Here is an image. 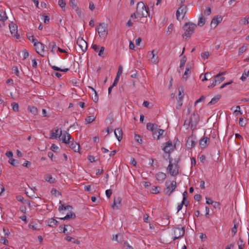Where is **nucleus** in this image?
<instances>
[{
  "mask_svg": "<svg viewBox=\"0 0 249 249\" xmlns=\"http://www.w3.org/2000/svg\"><path fill=\"white\" fill-rule=\"evenodd\" d=\"M199 121V116L196 113H194L191 116L190 119L185 121L184 125L187 126H191V128L194 130L196 129L197 124Z\"/></svg>",
  "mask_w": 249,
  "mask_h": 249,
  "instance_id": "nucleus-1",
  "label": "nucleus"
},
{
  "mask_svg": "<svg viewBox=\"0 0 249 249\" xmlns=\"http://www.w3.org/2000/svg\"><path fill=\"white\" fill-rule=\"evenodd\" d=\"M136 11L138 17L140 18L147 17L148 16L147 8L143 2L141 1L137 3Z\"/></svg>",
  "mask_w": 249,
  "mask_h": 249,
  "instance_id": "nucleus-2",
  "label": "nucleus"
},
{
  "mask_svg": "<svg viewBox=\"0 0 249 249\" xmlns=\"http://www.w3.org/2000/svg\"><path fill=\"white\" fill-rule=\"evenodd\" d=\"M168 159L169 160V164L167 167V170L169 171V174L173 177H176L178 174V166L177 163H172V159L170 158V155L169 154Z\"/></svg>",
  "mask_w": 249,
  "mask_h": 249,
  "instance_id": "nucleus-3",
  "label": "nucleus"
},
{
  "mask_svg": "<svg viewBox=\"0 0 249 249\" xmlns=\"http://www.w3.org/2000/svg\"><path fill=\"white\" fill-rule=\"evenodd\" d=\"M196 27V24L193 23H186L183 26V29L185 31V33L183 35V36H185L187 37H190L191 36V35L193 34Z\"/></svg>",
  "mask_w": 249,
  "mask_h": 249,
  "instance_id": "nucleus-4",
  "label": "nucleus"
},
{
  "mask_svg": "<svg viewBox=\"0 0 249 249\" xmlns=\"http://www.w3.org/2000/svg\"><path fill=\"white\" fill-rule=\"evenodd\" d=\"M165 185L166 187L164 191V193L166 195L170 196L177 188V182L175 180L171 181L170 183L168 181H166Z\"/></svg>",
  "mask_w": 249,
  "mask_h": 249,
  "instance_id": "nucleus-5",
  "label": "nucleus"
},
{
  "mask_svg": "<svg viewBox=\"0 0 249 249\" xmlns=\"http://www.w3.org/2000/svg\"><path fill=\"white\" fill-rule=\"evenodd\" d=\"M96 30L100 37L105 38L107 36V25L105 23H100Z\"/></svg>",
  "mask_w": 249,
  "mask_h": 249,
  "instance_id": "nucleus-6",
  "label": "nucleus"
},
{
  "mask_svg": "<svg viewBox=\"0 0 249 249\" xmlns=\"http://www.w3.org/2000/svg\"><path fill=\"white\" fill-rule=\"evenodd\" d=\"M185 233V229L184 227L180 228H175L174 229V240L179 239L182 237Z\"/></svg>",
  "mask_w": 249,
  "mask_h": 249,
  "instance_id": "nucleus-7",
  "label": "nucleus"
},
{
  "mask_svg": "<svg viewBox=\"0 0 249 249\" xmlns=\"http://www.w3.org/2000/svg\"><path fill=\"white\" fill-rule=\"evenodd\" d=\"M59 138L63 142L68 144L70 142L71 136L67 131H65L62 132V130H60Z\"/></svg>",
  "mask_w": 249,
  "mask_h": 249,
  "instance_id": "nucleus-8",
  "label": "nucleus"
},
{
  "mask_svg": "<svg viewBox=\"0 0 249 249\" xmlns=\"http://www.w3.org/2000/svg\"><path fill=\"white\" fill-rule=\"evenodd\" d=\"M187 8L185 5H181L178 9L176 13V16L178 19H179L180 17L181 16V19H182L185 16L187 12Z\"/></svg>",
  "mask_w": 249,
  "mask_h": 249,
  "instance_id": "nucleus-9",
  "label": "nucleus"
},
{
  "mask_svg": "<svg viewBox=\"0 0 249 249\" xmlns=\"http://www.w3.org/2000/svg\"><path fill=\"white\" fill-rule=\"evenodd\" d=\"M76 43L83 52H85L87 51L88 43L83 38L78 37Z\"/></svg>",
  "mask_w": 249,
  "mask_h": 249,
  "instance_id": "nucleus-10",
  "label": "nucleus"
},
{
  "mask_svg": "<svg viewBox=\"0 0 249 249\" xmlns=\"http://www.w3.org/2000/svg\"><path fill=\"white\" fill-rule=\"evenodd\" d=\"M34 45L36 48V51L37 53L39 54L41 56H44V55L42 54V53L44 52V45L40 42H38L36 40V42H35L34 43Z\"/></svg>",
  "mask_w": 249,
  "mask_h": 249,
  "instance_id": "nucleus-11",
  "label": "nucleus"
},
{
  "mask_svg": "<svg viewBox=\"0 0 249 249\" xmlns=\"http://www.w3.org/2000/svg\"><path fill=\"white\" fill-rule=\"evenodd\" d=\"M9 27L11 34L16 36L17 39H18L20 36L19 35H18V33L17 25L14 24L13 23H10L9 24Z\"/></svg>",
  "mask_w": 249,
  "mask_h": 249,
  "instance_id": "nucleus-12",
  "label": "nucleus"
},
{
  "mask_svg": "<svg viewBox=\"0 0 249 249\" xmlns=\"http://www.w3.org/2000/svg\"><path fill=\"white\" fill-rule=\"evenodd\" d=\"M162 149L165 152L170 153V152L173 150V145L171 141H168L163 144Z\"/></svg>",
  "mask_w": 249,
  "mask_h": 249,
  "instance_id": "nucleus-13",
  "label": "nucleus"
},
{
  "mask_svg": "<svg viewBox=\"0 0 249 249\" xmlns=\"http://www.w3.org/2000/svg\"><path fill=\"white\" fill-rule=\"evenodd\" d=\"M222 19L223 18L221 16H216L214 17L211 21V26H213L214 28H215L217 25L222 21Z\"/></svg>",
  "mask_w": 249,
  "mask_h": 249,
  "instance_id": "nucleus-14",
  "label": "nucleus"
},
{
  "mask_svg": "<svg viewBox=\"0 0 249 249\" xmlns=\"http://www.w3.org/2000/svg\"><path fill=\"white\" fill-rule=\"evenodd\" d=\"M196 144V142L195 140L193 139L192 136L188 137L187 142L186 146L188 149H191Z\"/></svg>",
  "mask_w": 249,
  "mask_h": 249,
  "instance_id": "nucleus-15",
  "label": "nucleus"
},
{
  "mask_svg": "<svg viewBox=\"0 0 249 249\" xmlns=\"http://www.w3.org/2000/svg\"><path fill=\"white\" fill-rule=\"evenodd\" d=\"M163 132L164 130L163 129L157 128L153 134V136L154 138L159 140L160 137L163 135Z\"/></svg>",
  "mask_w": 249,
  "mask_h": 249,
  "instance_id": "nucleus-16",
  "label": "nucleus"
},
{
  "mask_svg": "<svg viewBox=\"0 0 249 249\" xmlns=\"http://www.w3.org/2000/svg\"><path fill=\"white\" fill-rule=\"evenodd\" d=\"M225 73V72H220L214 76V81H216L218 84H220L225 80V77H222V76L224 75Z\"/></svg>",
  "mask_w": 249,
  "mask_h": 249,
  "instance_id": "nucleus-17",
  "label": "nucleus"
},
{
  "mask_svg": "<svg viewBox=\"0 0 249 249\" xmlns=\"http://www.w3.org/2000/svg\"><path fill=\"white\" fill-rule=\"evenodd\" d=\"M114 134L118 139V140L120 142L123 138V130L120 128H118L115 129Z\"/></svg>",
  "mask_w": 249,
  "mask_h": 249,
  "instance_id": "nucleus-18",
  "label": "nucleus"
},
{
  "mask_svg": "<svg viewBox=\"0 0 249 249\" xmlns=\"http://www.w3.org/2000/svg\"><path fill=\"white\" fill-rule=\"evenodd\" d=\"M210 139L203 137L199 141V145L202 148H204L206 147L207 143H209Z\"/></svg>",
  "mask_w": 249,
  "mask_h": 249,
  "instance_id": "nucleus-19",
  "label": "nucleus"
},
{
  "mask_svg": "<svg viewBox=\"0 0 249 249\" xmlns=\"http://www.w3.org/2000/svg\"><path fill=\"white\" fill-rule=\"evenodd\" d=\"M156 179L161 182H162L166 178V174L160 172L156 175Z\"/></svg>",
  "mask_w": 249,
  "mask_h": 249,
  "instance_id": "nucleus-20",
  "label": "nucleus"
},
{
  "mask_svg": "<svg viewBox=\"0 0 249 249\" xmlns=\"http://www.w3.org/2000/svg\"><path fill=\"white\" fill-rule=\"evenodd\" d=\"M45 180L51 184L54 183L56 182V179L53 178L50 174H46L44 176Z\"/></svg>",
  "mask_w": 249,
  "mask_h": 249,
  "instance_id": "nucleus-21",
  "label": "nucleus"
},
{
  "mask_svg": "<svg viewBox=\"0 0 249 249\" xmlns=\"http://www.w3.org/2000/svg\"><path fill=\"white\" fill-rule=\"evenodd\" d=\"M221 98V95H217L213 97L211 101L208 103V105H213L216 104Z\"/></svg>",
  "mask_w": 249,
  "mask_h": 249,
  "instance_id": "nucleus-22",
  "label": "nucleus"
},
{
  "mask_svg": "<svg viewBox=\"0 0 249 249\" xmlns=\"http://www.w3.org/2000/svg\"><path fill=\"white\" fill-rule=\"evenodd\" d=\"M58 132H59V129H57L55 130V132H54L53 130H51L50 138V139H57V138H59L60 133H58Z\"/></svg>",
  "mask_w": 249,
  "mask_h": 249,
  "instance_id": "nucleus-23",
  "label": "nucleus"
},
{
  "mask_svg": "<svg viewBox=\"0 0 249 249\" xmlns=\"http://www.w3.org/2000/svg\"><path fill=\"white\" fill-rule=\"evenodd\" d=\"M70 147L75 152L79 151L80 145L76 142H72L70 145Z\"/></svg>",
  "mask_w": 249,
  "mask_h": 249,
  "instance_id": "nucleus-24",
  "label": "nucleus"
},
{
  "mask_svg": "<svg viewBox=\"0 0 249 249\" xmlns=\"http://www.w3.org/2000/svg\"><path fill=\"white\" fill-rule=\"evenodd\" d=\"M58 222L54 218L49 219L48 222V226L51 227H54L57 226Z\"/></svg>",
  "mask_w": 249,
  "mask_h": 249,
  "instance_id": "nucleus-25",
  "label": "nucleus"
},
{
  "mask_svg": "<svg viewBox=\"0 0 249 249\" xmlns=\"http://www.w3.org/2000/svg\"><path fill=\"white\" fill-rule=\"evenodd\" d=\"M155 50L150 52V54L152 55L151 61L152 63L157 64L158 62V57L154 53Z\"/></svg>",
  "mask_w": 249,
  "mask_h": 249,
  "instance_id": "nucleus-26",
  "label": "nucleus"
},
{
  "mask_svg": "<svg viewBox=\"0 0 249 249\" xmlns=\"http://www.w3.org/2000/svg\"><path fill=\"white\" fill-rule=\"evenodd\" d=\"M76 215L75 213L72 212H70L69 213H67V215L62 218H60V219L62 220H67L70 218H75Z\"/></svg>",
  "mask_w": 249,
  "mask_h": 249,
  "instance_id": "nucleus-27",
  "label": "nucleus"
},
{
  "mask_svg": "<svg viewBox=\"0 0 249 249\" xmlns=\"http://www.w3.org/2000/svg\"><path fill=\"white\" fill-rule=\"evenodd\" d=\"M205 18H203L202 14H201V15L199 18L197 25H198V26H199L200 27H202L205 24Z\"/></svg>",
  "mask_w": 249,
  "mask_h": 249,
  "instance_id": "nucleus-28",
  "label": "nucleus"
},
{
  "mask_svg": "<svg viewBox=\"0 0 249 249\" xmlns=\"http://www.w3.org/2000/svg\"><path fill=\"white\" fill-rule=\"evenodd\" d=\"M191 74V67H187L186 69V71L183 75V78L186 80L187 79L188 77Z\"/></svg>",
  "mask_w": 249,
  "mask_h": 249,
  "instance_id": "nucleus-29",
  "label": "nucleus"
},
{
  "mask_svg": "<svg viewBox=\"0 0 249 249\" xmlns=\"http://www.w3.org/2000/svg\"><path fill=\"white\" fill-rule=\"evenodd\" d=\"M49 48L51 50V51L54 53L55 50L56 49V45L55 42L52 41L49 43Z\"/></svg>",
  "mask_w": 249,
  "mask_h": 249,
  "instance_id": "nucleus-30",
  "label": "nucleus"
},
{
  "mask_svg": "<svg viewBox=\"0 0 249 249\" xmlns=\"http://www.w3.org/2000/svg\"><path fill=\"white\" fill-rule=\"evenodd\" d=\"M146 127L148 130H150L152 132V134H153L154 131L157 128V127H155L154 124L150 123H147L146 125Z\"/></svg>",
  "mask_w": 249,
  "mask_h": 249,
  "instance_id": "nucleus-31",
  "label": "nucleus"
},
{
  "mask_svg": "<svg viewBox=\"0 0 249 249\" xmlns=\"http://www.w3.org/2000/svg\"><path fill=\"white\" fill-rule=\"evenodd\" d=\"M8 18L7 15L5 12L1 11L0 12V21L2 22H4Z\"/></svg>",
  "mask_w": 249,
  "mask_h": 249,
  "instance_id": "nucleus-32",
  "label": "nucleus"
},
{
  "mask_svg": "<svg viewBox=\"0 0 249 249\" xmlns=\"http://www.w3.org/2000/svg\"><path fill=\"white\" fill-rule=\"evenodd\" d=\"M121 199L120 197H118L117 199H116L115 198L114 199L113 204L112 205V207L113 208V209H115V208L117 209L118 206H117V204H121Z\"/></svg>",
  "mask_w": 249,
  "mask_h": 249,
  "instance_id": "nucleus-33",
  "label": "nucleus"
},
{
  "mask_svg": "<svg viewBox=\"0 0 249 249\" xmlns=\"http://www.w3.org/2000/svg\"><path fill=\"white\" fill-rule=\"evenodd\" d=\"M249 23V18L245 17L239 21V24L242 25H246Z\"/></svg>",
  "mask_w": 249,
  "mask_h": 249,
  "instance_id": "nucleus-34",
  "label": "nucleus"
},
{
  "mask_svg": "<svg viewBox=\"0 0 249 249\" xmlns=\"http://www.w3.org/2000/svg\"><path fill=\"white\" fill-rule=\"evenodd\" d=\"M28 108L33 114L36 115L37 113V109L36 107L33 106H29Z\"/></svg>",
  "mask_w": 249,
  "mask_h": 249,
  "instance_id": "nucleus-35",
  "label": "nucleus"
},
{
  "mask_svg": "<svg viewBox=\"0 0 249 249\" xmlns=\"http://www.w3.org/2000/svg\"><path fill=\"white\" fill-rule=\"evenodd\" d=\"M239 124L242 127H245L247 124V121L244 120L243 118H240L239 120Z\"/></svg>",
  "mask_w": 249,
  "mask_h": 249,
  "instance_id": "nucleus-36",
  "label": "nucleus"
},
{
  "mask_svg": "<svg viewBox=\"0 0 249 249\" xmlns=\"http://www.w3.org/2000/svg\"><path fill=\"white\" fill-rule=\"evenodd\" d=\"M27 36L29 40L31 41L33 43L36 41V39L34 38V36L31 33H27Z\"/></svg>",
  "mask_w": 249,
  "mask_h": 249,
  "instance_id": "nucleus-37",
  "label": "nucleus"
},
{
  "mask_svg": "<svg viewBox=\"0 0 249 249\" xmlns=\"http://www.w3.org/2000/svg\"><path fill=\"white\" fill-rule=\"evenodd\" d=\"M11 106L14 111L16 112L18 111L19 106L18 103L13 102L11 104Z\"/></svg>",
  "mask_w": 249,
  "mask_h": 249,
  "instance_id": "nucleus-38",
  "label": "nucleus"
},
{
  "mask_svg": "<svg viewBox=\"0 0 249 249\" xmlns=\"http://www.w3.org/2000/svg\"><path fill=\"white\" fill-rule=\"evenodd\" d=\"M66 4V2L64 0H59L58 5L64 11H65Z\"/></svg>",
  "mask_w": 249,
  "mask_h": 249,
  "instance_id": "nucleus-39",
  "label": "nucleus"
},
{
  "mask_svg": "<svg viewBox=\"0 0 249 249\" xmlns=\"http://www.w3.org/2000/svg\"><path fill=\"white\" fill-rule=\"evenodd\" d=\"M186 60H187V58H186V56H183L181 58V59L180 60V62L179 68L181 69L184 67V66L185 65V64L186 62Z\"/></svg>",
  "mask_w": 249,
  "mask_h": 249,
  "instance_id": "nucleus-40",
  "label": "nucleus"
},
{
  "mask_svg": "<svg viewBox=\"0 0 249 249\" xmlns=\"http://www.w3.org/2000/svg\"><path fill=\"white\" fill-rule=\"evenodd\" d=\"M9 162L13 166H17L18 164L19 163V162L13 158H11L9 160Z\"/></svg>",
  "mask_w": 249,
  "mask_h": 249,
  "instance_id": "nucleus-41",
  "label": "nucleus"
},
{
  "mask_svg": "<svg viewBox=\"0 0 249 249\" xmlns=\"http://www.w3.org/2000/svg\"><path fill=\"white\" fill-rule=\"evenodd\" d=\"M239 249H243L245 244L243 243V240L240 238L237 243Z\"/></svg>",
  "mask_w": 249,
  "mask_h": 249,
  "instance_id": "nucleus-42",
  "label": "nucleus"
},
{
  "mask_svg": "<svg viewBox=\"0 0 249 249\" xmlns=\"http://www.w3.org/2000/svg\"><path fill=\"white\" fill-rule=\"evenodd\" d=\"M182 99H183V97L182 96L178 97V104H177V107H176L177 108L179 109L182 106Z\"/></svg>",
  "mask_w": 249,
  "mask_h": 249,
  "instance_id": "nucleus-43",
  "label": "nucleus"
},
{
  "mask_svg": "<svg viewBox=\"0 0 249 249\" xmlns=\"http://www.w3.org/2000/svg\"><path fill=\"white\" fill-rule=\"evenodd\" d=\"M247 49V46L245 45H243L239 49L238 53L239 54H241L244 53Z\"/></svg>",
  "mask_w": 249,
  "mask_h": 249,
  "instance_id": "nucleus-44",
  "label": "nucleus"
},
{
  "mask_svg": "<svg viewBox=\"0 0 249 249\" xmlns=\"http://www.w3.org/2000/svg\"><path fill=\"white\" fill-rule=\"evenodd\" d=\"M249 75V71L247 72H246V71H244L242 74V76L240 78V79L242 81H245L247 79V77H248Z\"/></svg>",
  "mask_w": 249,
  "mask_h": 249,
  "instance_id": "nucleus-45",
  "label": "nucleus"
},
{
  "mask_svg": "<svg viewBox=\"0 0 249 249\" xmlns=\"http://www.w3.org/2000/svg\"><path fill=\"white\" fill-rule=\"evenodd\" d=\"M134 139H135V141H137L139 143H142V137L140 135H138V134H135Z\"/></svg>",
  "mask_w": 249,
  "mask_h": 249,
  "instance_id": "nucleus-46",
  "label": "nucleus"
},
{
  "mask_svg": "<svg viewBox=\"0 0 249 249\" xmlns=\"http://www.w3.org/2000/svg\"><path fill=\"white\" fill-rule=\"evenodd\" d=\"M69 4L73 9L77 7L75 0H70Z\"/></svg>",
  "mask_w": 249,
  "mask_h": 249,
  "instance_id": "nucleus-47",
  "label": "nucleus"
},
{
  "mask_svg": "<svg viewBox=\"0 0 249 249\" xmlns=\"http://www.w3.org/2000/svg\"><path fill=\"white\" fill-rule=\"evenodd\" d=\"M89 87L92 89V90L94 91V94H95L94 97H92V99H93V101L94 102H97L98 100V97L97 96V94L96 90L92 87Z\"/></svg>",
  "mask_w": 249,
  "mask_h": 249,
  "instance_id": "nucleus-48",
  "label": "nucleus"
},
{
  "mask_svg": "<svg viewBox=\"0 0 249 249\" xmlns=\"http://www.w3.org/2000/svg\"><path fill=\"white\" fill-rule=\"evenodd\" d=\"M95 120V118L93 116H88L86 119V121L87 122V123L89 124L92 123L94 120Z\"/></svg>",
  "mask_w": 249,
  "mask_h": 249,
  "instance_id": "nucleus-49",
  "label": "nucleus"
},
{
  "mask_svg": "<svg viewBox=\"0 0 249 249\" xmlns=\"http://www.w3.org/2000/svg\"><path fill=\"white\" fill-rule=\"evenodd\" d=\"M201 57L204 59H207L210 56V53L209 52H205L201 54Z\"/></svg>",
  "mask_w": 249,
  "mask_h": 249,
  "instance_id": "nucleus-50",
  "label": "nucleus"
},
{
  "mask_svg": "<svg viewBox=\"0 0 249 249\" xmlns=\"http://www.w3.org/2000/svg\"><path fill=\"white\" fill-rule=\"evenodd\" d=\"M211 204L215 209H220V204L219 202L216 201H213V202H210Z\"/></svg>",
  "mask_w": 249,
  "mask_h": 249,
  "instance_id": "nucleus-51",
  "label": "nucleus"
},
{
  "mask_svg": "<svg viewBox=\"0 0 249 249\" xmlns=\"http://www.w3.org/2000/svg\"><path fill=\"white\" fill-rule=\"evenodd\" d=\"M151 192L153 194H157L159 193L160 191L158 187L153 186L151 189Z\"/></svg>",
  "mask_w": 249,
  "mask_h": 249,
  "instance_id": "nucleus-52",
  "label": "nucleus"
},
{
  "mask_svg": "<svg viewBox=\"0 0 249 249\" xmlns=\"http://www.w3.org/2000/svg\"><path fill=\"white\" fill-rule=\"evenodd\" d=\"M0 242L4 245H7L8 243V240L5 237L1 236L0 239Z\"/></svg>",
  "mask_w": 249,
  "mask_h": 249,
  "instance_id": "nucleus-53",
  "label": "nucleus"
},
{
  "mask_svg": "<svg viewBox=\"0 0 249 249\" xmlns=\"http://www.w3.org/2000/svg\"><path fill=\"white\" fill-rule=\"evenodd\" d=\"M211 13V8L208 7L204 12V15L205 16H209Z\"/></svg>",
  "mask_w": 249,
  "mask_h": 249,
  "instance_id": "nucleus-54",
  "label": "nucleus"
},
{
  "mask_svg": "<svg viewBox=\"0 0 249 249\" xmlns=\"http://www.w3.org/2000/svg\"><path fill=\"white\" fill-rule=\"evenodd\" d=\"M43 21L44 23L48 24L50 21V18L47 15L43 16Z\"/></svg>",
  "mask_w": 249,
  "mask_h": 249,
  "instance_id": "nucleus-55",
  "label": "nucleus"
},
{
  "mask_svg": "<svg viewBox=\"0 0 249 249\" xmlns=\"http://www.w3.org/2000/svg\"><path fill=\"white\" fill-rule=\"evenodd\" d=\"M112 194V191L111 189L107 190L106 191V194L107 196L109 198Z\"/></svg>",
  "mask_w": 249,
  "mask_h": 249,
  "instance_id": "nucleus-56",
  "label": "nucleus"
},
{
  "mask_svg": "<svg viewBox=\"0 0 249 249\" xmlns=\"http://www.w3.org/2000/svg\"><path fill=\"white\" fill-rule=\"evenodd\" d=\"M59 147L54 144H53L51 146V149L53 152H56Z\"/></svg>",
  "mask_w": 249,
  "mask_h": 249,
  "instance_id": "nucleus-57",
  "label": "nucleus"
},
{
  "mask_svg": "<svg viewBox=\"0 0 249 249\" xmlns=\"http://www.w3.org/2000/svg\"><path fill=\"white\" fill-rule=\"evenodd\" d=\"M184 204H185V202L184 201H182L181 203L178 205V206L177 207L178 212L182 209L183 205Z\"/></svg>",
  "mask_w": 249,
  "mask_h": 249,
  "instance_id": "nucleus-58",
  "label": "nucleus"
},
{
  "mask_svg": "<svg viewBox=\"0 0 249 249\" xmlns=\"http://www.w3.org/2000/svg\"><path fill=\"white\" fill-rule=\"evenodd\" d=\"M237 225L234 224L233 227L231 229V232L233 233V235H234L237 232Z\"/></svg>",
  "mask_w": 249,
  "mask_h": 249,
  "instance_id": "nucleus-59",
  "label": "nucleus"
},
{
  "mask_svg": "<svg viewBox=\"0 0 249 249\" xmlns=\"http://www.w3.org/2000/svg\"><path fill=\"white\" fill-rule=\"evenodd\" d=\"M122 72H123V68H122V67L120 66L119 67L116 76L120 77V75L122 74Z\"/></svg>",
  "mask_w": 249,
  "mask_h": 249,
  "instance_id": "nucleus-60",
  "label": "nucleus"
},
{
  "mask_svg": "<svg viewBox=\"0 0 249 249\" xmlns=\"http://www.w3.org/2000/svg\"><path fill=\"white\" fill-rule=\"evenodd\" d=\"M104 51H105V47H101L100 48V49L99 51V53H98L99 56H102L103 55Z\"/></svg>",
  "mask_w": 249,
  "mask_h": 249,
  "instance_id": "nucleus-61",
  "label": "nucleus"
},
{
  "mask_svg": "<svg viewBox=\"0 0 249 249\" xmlns=\"http://www.w3.org/2000/svg\"><path fill=\"white\" fill-rule=\"evenodd\" d=\"M205 97L204 96H201V97H200L198 100H197L195 102V104L196 105V104L204 101L205 100Z\"/></svg>",
  "mask_w": 249,
  "mask_h": 249,
  "instance_id": "nucleus-62",
  "label": "nucleus"
},
{
  "mask_svg": "<svg viewBox=\"0 0 249 249\" xmlns=\"http://www.w3.org/2000/svg\"><path fill=\"white\" fill-rule=\"evenodd\" d=\"M91 48L94 50V51L97 52L99 51V46L96 44H92Z\"/></svg>",
  "mask_w": 249,
  "mask_h": 249,
  "instance_id": "nucleus-63",
  "label": "nucleus"
},
{
  "mask_svg": "<svg viewBox=\"0 0 249 249\" xmlns=\"http://www.w3.org/2000/svg\"><path fill=\"white\" fill-rule=\"evenodd\" d=\"M74 9L75 10L76 13L79 16V17H80L82 14V11L80 10V9L78 7H76V8H75Z\"/></svg>",
  "mask_w": 249,
  "mask_h": 249,
  "instance_id": "nucleus-64",
  "label": "nucleus"
}]
</instances>
